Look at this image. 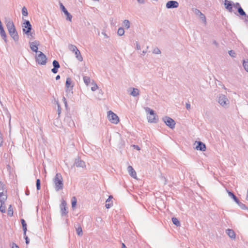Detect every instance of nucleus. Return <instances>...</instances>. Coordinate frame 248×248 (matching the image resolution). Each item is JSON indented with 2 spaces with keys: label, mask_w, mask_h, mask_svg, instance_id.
Segmentation results:
<instances>
[{
  "label": "nucleus",
  "mask_w": 248,
  "mask_h": 248,
  "mask_svg": "<svg viewBox=\"0 0 248 248\" xmlns=\"http://www.w3.org/2000/svg\"><path fill=\"white\" fill-rule=\"evenodd\" d=\"M36 186L37 190H40L41 188V181L39 179L36 180Z\"/></svg>",
  "instance_id": "obj_41"
},
{
  "label": "nucleus",
  "mask_w": 248,
  "mask_h": 248,
  "mask_svg": "<svg viewBox=\"0 0 248 248\" xmlns=\"http://www.w3.org/2000/svg\"><path fill=\"white\" fill-rule=\"evenodd\" d=\"M179 6V3L175 0H170L166 3V7L168 9L176 8Z\"/></svg>",
  "instance_id": "obj_12"
},
{
  "label": "nucleus",
  "mask_w": 248,
  "mask_h": 248,
  "mask_svg": "<svg viewBox=\"0 0 248 248\" xmlns=\"http://www.w3.org/2000/svg\"><path fill=\"white\" fill-rule=\"evenodd\" d=\"M137 0L140 4H143L145 2L144 0Z\"/></svg>",
  "instance_id": "obj_58"
},
{
  "label": "nucleus",
  "mask_w": 248,
  "mask_h": 248,
  "mask_svg": "<svg viewBox=\"0 0 248 248\" xmlns=\"http://www.w3.org/2000/svg\"><path fill=\"white\" fill-rule=\"evenodd\" d=\"M74 87V84L72 82V79L70 78H66L65 82V92L67 94H72Z\"/></svg>",
  "instance_id": "obj_6"
},
{
  "label": "nucleus",
  "mask_w": 248,
  "mask_h": 248,
  "mask_svg": "<svg viewBox=\"0 0 248 248\" xmlns=\"http://www.w3.org/2000/svg\"><path fill=\"white\" fill-rule=\"evenodd\" d=\"M98 88L97 85L95 84L94 86L92 87L91 90L92 91H95L96 90V89Z\"/></svg>",
  "instance_id": "obj_51"
},
{
  "label": "nucleus",
  "mask_w": 248,
  "mask_h": 248,
  "mask_svg": "<svg viewBox=\"0 0 248 248\" xmlns=\"http://www.w3.org/2000/svg\"><path fill=\"white\" fill-rule=\"evenodd\" d=\"M193 12L194 13V14L197 16H200L201 15V14H202L200 11V10L198 9H196V8H193L192 9Z\"/></svg>",
  "instance_id": "obj_43"
},
{
  "label": "nucleus",
  "mask_w": 248,
  "mask_h": 248,
  "mask_svg": "<svg viewBox=\"0 0 248 248\" xmlns=\"http://www.w3.org/2000/svg\"><path fill=\"white\" fill-rule=\"evenodd\" d=\"M112 206V203H106L105 205V206L107 209L110 208Z\"/></svg>",
  "instance_id": "obj_52"
},
{
  "label": "nucleus",
  "mask_w": 248,
  "mask_h": 248,
  "mask_svg": "<svg viewBox=\"0 0 248 248\" xmlns=\"http://www.w3.org/2000/svg\"><path fill=\"white\" fill-rule=\"evenodd\" d=\"M200 18L202 20V21L206 24V17L203 14H201V15L199 16Z\"/></svg>",
  "instance_id": "obj_45"
},
{
  "label": "nucleus",
  "mask_w": 248,
  "mask_h": 248,
  "mask_svg": "<svg viewBox=\"0 0 248 248\" xmlns=\"http://www.w3.org/2000/svg\"><path fill=\"white\" fill-rule=\"evenodd\" d=\"M133 147H134V149H136L137 150H140V147L137 145H133Z\"/></svg>",
  "instance_id": "obj_54"
},
{
  "label": "nucleus",
  "mask_w": 248,
  "mask_h": 248,
  "mask_svg": "<svg viewBox=\"0 0 248 248\" xmlns=\"http://www.w3.org/2000/svg\"><path fill=\"white\" fill-rule=\"evenodd\" d=\"M0 35L2 38L3 39L4 42L7 43V35L4 31V28L3 26L0 27Z\"/></svg>",
  "instance_id": "obj_18"
},
{
  "label": "nucleus",
  "mask_w": 248,
  "mask_h": 248,
  "mask_svg": "<svg viewBox=\"0 0 248 248\" xmlns=\"http://www.w3.org/2000/svg\"><path fill=\"white\" fill-rule=\"evenodd\" d=\"M196 143L197 145L195 148L197 150L201 151H205L206 150V145L204 143L201 141H196Z\"/></svg>",
  "instance_id": "obj_14"
},
{
  "label": "nucleus",
  "mask_w": 248,
  "mask_h": 248,
  "mask_svg": "<svg viewBox=\"0 0 248 248\" xmlns=\"http://www.w3.org/2000/svg\"><path fill=\"white\" fill-rule=\"evenodd\" d=\"M58 114L60 115L61 112V108L60 105L59 104H58Z\"/></svg>",
  "instance_id": "obj_53"
},
{
  "label": "nucleus",
  "mask_w": 248,
  "mask_h": 248,
  "mask_svg": "<svg viewBox=\"0 0 248 248\" xmlns=\"http://www.w3.org/2000/svg\"><path fill=\"white\" fill-rule=\"evenodd\" d=\"M66 202L64 200H62L60 205L61 213L62 216H64L67 215L68 211H67Z\"/></svg>",
  "instance_id": "obj_10"
},
{
  "label": "nucleus",
  "mask_w": 248,
  "mask_h": 248,
  "mask_svg": "<svg viewBox=\"0 0 248 248\" xmlns=\"http://www.w3.org/2000/svg\"><path fill=\"white\" fill-rule=\"evenodd\" d=\"M6 27L11 37L15 42L18 41L19 36L13 22L9 20L6 21Z\"/></svg>",
  "instance_id": "obj_1"
},
{
  "label": "nucleus",
  "mask_w": 248,
  "mask_h": 248,
  "mask_svg": "<svg viewBox=\"0 0 248 248\" xmlns=\"http://www.w3.org/2000/svg\"><path fill=\"white\" fill-rule=\"evenodd\" d=\"M7 214L10 217H12L13 216V209L12 205H10L9 206Z\"/></svg>",
  "instance_id": "obj_34"
},
{
  "label": "nucleus",
  "mask_w": 248,
  "mask_h": 248,
  "mask_svg": "<svg viewBox=\"0 0 248 248\" xmlns=\"http://www.w3.org/2000/svg\"><path fill=\"white\" fill-rule=\"evenodd\" d=\"M218 102L223 107L227 108L229 104V101L227 96L223 94H220L218 97Z\"/></svg>",
  "instance_id": "obj_5"
},
{
  "label": "nucleus",
  "mask_w": 248,
  "mask_h": 248,
  "mask_svg": "<svg viewBox=\"0 0 248 248\" xmlns=\"http://www.w3.org/2000/svg\"><path fill=\"white\" fill-rule=\"evenodd\" d=\"M12 248H19L16 244L13 243Z\"/></svg>",
  "instance_id": "obj_56"
},
{
  "label": "nucleus",
  "mask_w": 248,
  "mask_h": 248,
  "mask_svg": "<svg viewBox=\"0 0 248 248\" xmlns=\"http://www.w3.org/2000/svg\"><path fill=\"white\" fill-rule=\"evenodd\" d=\"M83 80L84 83L88 85L90 82V78L88 77H83Z\"/></svg>",
  "instance_id": "obj_40"
},
{
  "label": "nucleus",
  "mask_w": 248,
  "mask_h": 248,
  "mask_svg": "<svg viewBox=\"0 0 248 248\" xmlns=\"http://www.w3.org/2000/svg\"><path fill=\"white\" fill-rule=\"evenodd\" d=\"M229 196L231 197L236 203L239 202L238 198L234 195V194L229 190H227Z\"/></svg>",
  "instance_id": "obj_26"
},
{
  "label": "nucleus",
  "mask_w": 248,
  "mask_h": 248,
  "mask_svg": "<svg viewBox=\"0 0 248 248\" xmlns=\"http://www.w3.org/2000/svg\"><path fill=\"white\" fill-rule=\"evenodd\" d=\"M136 48L138 50L140 49V46L138 42H136Z\"/></svg>",
  "instance_id": "obj_55"
},
{
  "label": "nucleus",
  "mask_w": 248,
  "mask_h": 248,
  "mask_svg": "<svg viewBox=\"0 0 248 248\" xmlns=\"http://www.w3.org/2000/svg\"><path fill=\"white\" fill-rule=\"evenodd\" d=\"M75 54L76 55V58L80 62H81L83 61V58L81 55L80 52L79 50H78V51H76L75 52Z\"/></svg>",
  "instance_id": "obj_28"
},
{
  "label": "nucleus",
  "mask_w": 248,
  "mask_h": 248,
  "mask_svg": "<svg viewBox=\"0 0 248 248\" xmlns=\"http://www.w3.org/2000/svg\"><path fill=\"white\" fill-rule=\"evenodd\" d=\"M75 164L77 167L83 168L85 166V162L79 159H76L75 160Z\"/></svg>",
  "instance_id": "obj_20"
},
{
  "label": "nucleus",
  "mask_w": 248,
  "mask_h": 248,
  "mask_svg": "<svg viewBox=\"0 0 248 248\" xmlns=\"http://www.w3.org/2000/svg\"><path fill=\"white\" fill-rule=\"evenodd\" d=\"M36 62L40 65H45L46 63L47 58L46 56L41 51H39L35 56Z\"/></svg>",
  "instance_id": "obj_4"
},
{
  "label": "nucleus",
  "mask_w": 248,
  "mask_h": 248,
  "mask_svg": "<svg viewBox=\"0 0 248 248\" xmlns=\"http://www.w3.org/2000/svg\"><path fill=\"white\" fill-rule=\"evenodd\" d=\"M233 7L237 9V10L239 9V8H241V6L239 2H236L235 3H234V4L233 5Z\"/></svg>",
  "instance_id": "obj_48"
},
{
  "label": "nucleus",
  "mask_w": 248,
  "mask_h": 248,
  "mask_svg": "<svg viewBox=\"0 0 248 248\" xmlns=\"http://www.w3.org/2000/svg\"><path fill=\"white\" fill-rule=\"evenodd\" d=\"M226 233L232 239H234L235 238V233L233 230L228 229L226 230Z\"/></svg>",
  "instance_id": "obj_21"
},
{
  "label": "nucleus",
  "mask_w": 248,
  "mask_h": 248,
  "mask_svg": "<svg viewBox=\"0 0 248 248\" xmlns=\"http://www.w3.org/2000/svg\"><path fill=\"white\" fill-rule=\"evenodd\" d=\"M53 68L51 69V72L54 74H56L59 68L60 67V65L57 60H54L52 62Z\"/></svg>",
  "instance_id": "obj_15"
},
{
  "label": "nucleus",
  "mask_w": 248,
  "mask_h": 248,
  "mask_svg": "<svg viewBox=\"0 0 248 248\" xmlns=\"http://www.w3.org/2000/svg\"><path fill=\"white\" fill-rule=\"evenodd\" d=\"M60 79V76L59 75H58L56 77V80H58L59 79Z\"/></svg>",
  "instance_id": "obj_62"
},
{
  "label": "nucleus",
  "mask_w": 248,
  "mask_h": 248,
  "mask_svg": "<svg viewBox=\"0 0 248 248\" xmlns=\"http://www.w3.org/2000/svg\"><path fill=\"white\" fill-rule=\"evenodd\" d=\"M229 54L232 57H235V52L232 50H230L229 51Z\"/></svg>",
  "instance_id": "obj_47"
},
{
  "label": "nucleus",
  "mask_w": 248,
  "mask_h": 248,
  "mask_svg": "<svg viewBox=\"0 0 248 248\" xmlns=\"http://www.w3.org/2000/svg\"><path fill=\"white\" fill-rule=\"evenodd\" d=\"M213 44L215 45L216 46H218V43L216 40L213 41Z\"/></svg>",
  "instance_id": "obj_57"
},
{
  "label": "nucleus",
  "mask_w": 248,
  "mask_h": 248,
  "mask_svg": "<svg viewBox=\"0 0 248 248\" xmlns=\"http://www.w3.org/2000/svg\"><path fill=\"white\" fill-rule=\"evenodd\" d=\"M147 118L150 123H156L158 121L157 116L149 115L147 116Z\"/></svg>",
  "instance_id": "obj_22"
},
{
  "label": "nucleus",
  "mask_w": 248,
  "mask_h": 248,
  "mask_svg": "<svg viewBox=\"0 0 248 248\" xmlns=\"http://www.w3.org/2000/svg\"><path fill=\"white\" fill-rule=\"evenodd\" d=\"M145 110L146 112L149 113L150 115L156 116L155 111L148 107L145 108Z\"/></svg>",
  "instance_id": "obj_31"
},
{
  "label": "nucleus",
  "mask_w": 248,
  "mask_h": 248,
  "mask_svg": "<svg viewBox=\"0 0 248 248\" xmlns=\"http://www.w3.org/2000/svg\"><path fill=\"white\" fill-rule=\"evenodd\" d=\"M124 24L126 29H129L130 27V22L128 20H124Z\"/></svg>",
  "instance_id": "obj_42"
},
{
  "label": "nucleus",
  "mask_w": 248,
  "mask_h": 248,
  "mask_svg": "<svg viewBox=\"0 0 248 248\" xmlns=\"http://www.w3.org/2000/svg\"><path fill=\"white\" fill-rule=\"evenodd\" d=\"M77 202V201L76 198L75 197H73L71 200V205L73 209H74V208L76 207Z\"/></svg>",
  "instance_id": "obj_32"
},
{
  "label": "nucleus",
  "mask_w": 248,
  "mask_h": 248,
  "mask_svg": "<svg viewBox=\"0 0 248 248\" xmlns=\"http://www.w3.org/2000/svg\"><path fill=\"white\" fill-rule=\"evenodd\" d=\"M234 2L231 0H224V5L225 8L230 12L232 11V7Z\"/></svg>",
  "instance_id": "obj_13"
},
{
  "label": "nucleus",
  "mask_w": 248,
  "mask_h": 248,
  "mask_svg": "<svg viewBox=\"0 0 248 248\" xmlns=\"http://www.w3.org/2000/svg\"><path fill=\"white\" fill-rule=\"evenodd\" d=\"M21 223L22 226L23 231V234L24 235H25L26 233V232L27 231V225L25 221V220L22 218L21 219Z\"/></svg>",
  "instance_id": "obj_24"
},
{
  "label": "nucleus",
  "mask_w": 248,
  "mask_h": 248,
  "mask_svg": "<svg viewBox=\"0 0 248 248\" xmlns=\"http://www.w3.org/2000/svg\"><path fill=\"white\" fill-rule=\"evenodd\" d=\"M21 223L22 226L23 231V234L24 235H25L26 233V232L27 231V225L25 221V220L22 218L21 219Z\"/></svg>",
  "instance_id": "obj_25"
},
{
  "label": "nucleus",
  "mask_w": 248,
  "mask_h": 248,
  "mask_svg": "<svg viewBox=\"0 0 248 248\" xmlns=\"http://www.w3.org/2000/svg\"><path fill=\"white\" fill-rule=\"evenodd\" d=\"M113 197L112 196H111V195L109 196L106 202H109L110 201V199H111Z\"/></svg>",
  "instance_id": "obj_61"
},
{
  "label": "nucleus",
  "mask_w": 248,
  "mask_h": 248,
  "mask_svg": "<svg viewBox=\"0 0 248 248\" xmlns=\"http://www.w3.org/2000/svg\"><path fill=\"white\" fill-rule=\"evenodd\" d=\"M171 220L173 224L177 227H179L181 226L180 222L176 217H172Z\"/></svg>",
  "instance_id": "obj_29"
},
{
  "label": "nucleus",
  "mask_w": 248,
  "mask_h": 248,
  "mask_svg": "<svg viewBox=\"0 0 248 248\" xmlns=\"http://www.w3.org/2000/svg\"><path fill=\"white\" fill-rule=\"evenodd\" d=\"M60 8L62 11L64 15L66 16V20L69 21H71L72 16L70 14V13L68 12L67 10L62 3H60Z\"/></svg>",
  "instance_id": "obj_11"
},
{
  "label": "nucleus",
  "mask_w": 248,
  "mask_h": 248,
  "mask_svg": "<svg viewBox=\"0 0 248 248\" xmlns=\"http://www.w3.org/2000/svg\"><path fill=\"white\" fill-rule=\"evenodd\" d=\"M139 94V90L137 88H133L132 89V91H131V92L130 93V95H131L133 96H137Z\"/></svg>",
  "instance_id": "obj_30"
},
{
  "label": "nucleus",
  "mask_w": 248,
  "mask_h": 248,
  "mask_svg": "<svg viewBox=\"0 0 248 248\" xmlns=\"http://www.w3.org/2000/svg\"><path fill=\"white\" fill-rule=\"evenodd\" d=\"M127 170L129 172V174H130V175L131 177H132L134 178H136V176H137L136 172L135 170H134V169L132 168V166H128Z\"/></svg>",
  "instance_id": "obj_19"
},
{
  "label": "nucleus",
  "mask_w": 248,
  "mask_h": 248,
  "mask_svg": "<svg viewBox=\"0 0 248 248\" xmlns=\"http://www.w3.org/2000/svg\"><path fill=\"white\" fill-rule=\"evenodd\" d=\"M122 248H127L125 245L123 243L122 244Z\"/></svg>",
  "instance_id": "obj_63"
},
{
  "label": "nucleus",
  "mask_w": 248,
  "mask_h": 248,
  "mask_svg": "<svg viewBox=\"0 0 248 248\" xmlns=\"http://www.w3.org/2000/svg\"><path fill=\"white\" fill-rule=\"evenodd\" d=\"M25 194L27 195V196H28L30 194V191L29 189H27L25 191Z\"/></svg>",
  "instance_id": "obj_60"
},
{
  "label": "nucleus",
  "mask_w": 248,
  "mask_h": 248,
  "mask_svg": "<svg viewBox=\"0 0 248 248\" xmlns=\"http://www.w3.org/2000/svg\"><path fill=\"white\" fill-rule=\"evenodd\" d=\"M240 207L241 209H245L247 208V206H246L245 204H243V203H242L241 202H240V201L239 200V202H238V203H236Z\"/></svg>",
  "instance_id": "obj_44"
},
{
  "label": "nucleus",
  "mask_w": 248,
  "mask_h": 248,
  "mask_svg": "<svg viewBox=\"0 0 248 248\" xmlns=\"http://www.w3.org/2000/svg\"><path fill=\"white\" fill-rule=\"evenodd\" d=\"M5 192H6L5 190V185L3 182L0 181V198H2L3 197H7L6 195H5Z\"/></svg>",
  "instance_id": "obj_16"
},
{
  "label": "nucleus",
  "mask_w": 248,
  "mask_h": 248,
  "mask_svg": "<svg viewBox=\"0 0 248 248\" xmlns=\"http://www.w3.org/2000/svg\"><path fill=\"white\" fill-rule=\"evenodd\" d=\"M162 120L165 124L171 129L175 128L176 123L175 121L171 118L168 116H165L163 118Z\"/></svg>",
  "instance_id": "obj_7"
},
{
  "label": "nucleus",
  "mask_w": 248,
  "mask_h": 248,
  "mask_svg": "<svg viewBox=\"0 0 248 248\" xmlns=\"http://www.w3.org/2000/svg\"><path fill=\"white\" fill-rule=\"evenodd\" d=\"M190 108V104H189V103H186V109H189V108Z\"/></svg>",
  "instance_id": "obj_59"
},
{
  "label": "nucleus",
  "mask_w": 248,
  "mask_h": 248,
  "mask_svg": "<svg viewBox=\"0 0 248 248\" xmlns=\"http://www.w3.org/2000/svg\"><path fill=\"white\" fill-rule=\"evenodd\" d=\"M22 14L24 16H27L28 15L27 9L25 6H24L22 9Z\"/></svg>",
  "instance_id": "obj_38"
},
{
  "label": "nucleus",
  "mask_w": 248,
  "mask_h": 248,
  "mask_svg": "<svg viewBox=\"0 0 248 248\" xmlns=\"http://www.w3.org/2000/svg\"><path fill=\"white\" fill-rule=\"evenodd\" d=\"M55 189L56 191H58L62 189L63 187V183L62 176L61 173H57L53 179Z\"/></svg>",
  "instance_id": "obj_2"
},
{
  "label": "nucleus",
  "mask_w": 248,
  "mask_h": 248,
  "mask_svg": "<svg viewBox=\"0 0 248 248\" xmlns=\"http://www.w3.org/2000/svg\"><path fill=\"white\" fill-rule=\"evenodd\" d=\"M117 33L119 36L123 35L124 33V28L122 27H120L118 30Z\"/></svg>",
  "instance_id": "obj_37"
},
{
  "label": "nucleus",
  "mask_w": 248,
  "mask_h": 248,
  "mask_svg": "<svg viewBox=\"0 0 248 248\" xmlns=\"http://www.w3.org/2000/svg\"><path fill=\"white\" fill-rule=\"evenodd\" d=\"M237 12L241 16H247L246 12L244 11L242 7L237 10Z\"/></svg>",
  "instance_id": "obj_35"
},
{
  "label": "nucleus",
  "mask_w": 248,
  "mask_h": 248,
  "mask_svg": "<svg viewBox=\"0 0 248 248\" xmlns=\"http://www.w3.org/2000/svg\"><path fill=\"white\" fill-rule=\"evenodd\" d=\"M78 227L76 228L77 233L79 236H82L83 234L82 228L79 224H78Z\"/></svg>",
  "instance_id": "obj_33"
},
{
  "label": "nucleus",
  "mask_w": 248,
  "mask_h": 248,
  "mask_svg": "<svg viewBox=\"0 0 248 248\" xmlns=\"http://www.w3.org/2000/svg\"><path fill=\"white\" fill-rule=\"evenodd\" d=\"M243 65L245 70L248 72V60L243 61Z\"/></svg>",
  "instance_id": "obj_39"
},
{
  "label": "nucleus",
  "mask_w": 248,
  "mask_h": 248,
  "mask_svg": "<svg viewBox=\"0 0 248 248\" xmlns=\"http://www.w3.org/2000/svg\"><path fill=\"white\" fill-rule=\"evenodd\" d=\"M153 53L155 54H159L161 53V51L158 47H155L153 51Z\"/></svg>",
  "instance_id": "obj_46"
},
{
  "label": "nucleus",
  "mask_w": 248,
  "mask_h": 248,
  "mask_svg": "<svg viewBox=\"0 0 248 248\" xmlns=\"http://www.w3.org/2000/svg\"><path fill=\"white\" fill-rule=\"evenodd\" d=\"M21 223L22 226L23 231V234L24 235H25L26 233V232L27 231V225L25 221V220L22 218L21 219Z\"/></svg>",
  "instance_id": "obj_23"
},
{
  "label": "nucleus",
  "mask_w": 248,
  "mask_h": 248,
  "mask_svg": "<svg viewBox=\"0 0 248 248\" xmlns=\"http://www.w3.org/2000/svg\"><path fill=\"white\" fill-rule=\"evenodd\" d=\"M7 197H3L2 198H0V211L1 213H5L6 211V208L4 205V202L6 200Z\"/></svg>",
  "instance_id": "obj_17"
},
{
  "label": "nucleus",
  "mask_w": 248,
  "mask_h": 248,
  "mask_svg": "<svg viewBox=\"0 0 248 248\" xmlns=\"http://www.w3.org/2000/svg\"><path fill=\"white\" fill-rule=\"evenodd\" d=\"M246 200L248 201V188L247 189V196H246Z\"/></svg>",
  "instance_id": "obj_64"
},
{
  "label": "nucleus",
  "mask_w": 248,
  "mask_h": 248,
  "mask_svg": "<svg viewBox=\"0 0 248 248\" xmlns=\"http://www.w3.org/2000/svg\"><path fill=\"white\" fill-rule=\"evenodd\" d=\"M22 27V30L24 33L27 35L28 37L30 36H31V37H33V34L34 33L31 32L32 26L29 20H24Z\"/></svg>",
  "instance_id": "obj_3"
},
{
  "label": "nucleus",
  "mask_w": 248,
  "mask_h": 248,
  "mask_svg": "<svg viewBox=\"0 0 248 248\" xmlns=\"http://www.w3.org/2000/svg\"><path fill=\"white\" fill-rule=\"evenodd\" d=\"M108 118L112 123L115 124H118L119 121L118 116L111 110L108 112Z\"/></svg>",
  "instance_id": "obj_8"
},
{
  "label": "nucleus",
  "mask_w": 248,
  "mask_h": 248,
  "mask_svg": "<svg viewBox=\"0 0 248 248\" xmlns=\"http://www.w3.org/2000/svg\"><path fill=\"white\" fill-rule=\"evenodd\" d=\"M62 101H63V103L64 104L65 108H67V107H68V104H67V102L66 99V98L64 97H63Z\"/></svg>",
  "instance_id": "obj_50"
},
{
  "label": "nucleus",
  "mask_w": 248,
  "mask_h": 248,
  "mask_svg": "<svg viewBox=\"0 0 248 248\" xmlns=\"http://www.w3.org/2000/svg\"><path fill=\"white\" fill-rule=\"evenodd\" d=\"M30 47L31 50L36 53H38V46L40 43L38 41L35 40L33 42H29Z\"/></svg>",
  "instance_id": "obj_9"
},
{
  "label": "nucleus",
  "mask_w": 248,
  "mask_h": 248,
  "mask_svg": "<svg viewBox=\"0 0 248 248\" xmlns=\"http://www.w3.org/2000/svg\"><path fill=\"white\" fill-rule=\"evenodd\" d=\"M64 121L68 123V125L70 127L75 125L73 121L71 119V117H70L67 116L65 117L64 119Z\"/></svg>",
  "instance_id": "obj_27"
},
{
  "label": "nucleus",
  "mask_w": 248,
  "mask_h": 248,
  "mask_svg": "<svg viewBox=\"0 0 248 248\" xmlns=\"http://www.w3.org/2000/svg\"><path fill=\"white\" fill-rule=\"evenodd\" d=\"M24 237L25 239V242H26V245H28L30 243V239L27 236L26 234L25 235H24Z\"/></svg>",
  "instance_id": "obj_49"
},
{
  "label": "nucleus",
  "mask_w": 248,
  "mask_h": 248,
  "mask_svg": "<svg viewBox=\"0 0 248 248\" xmlns=\"http://www.w3.org/2000/svg\"><path fill=\"white\" fill-rule=\"evenodd\" d=\"M69 48L71 51H73L74 53L76 51H78V50L77 46L73 45H70L69 46Z\"/></svg>",
  "instance_id": "obj_36"
}]
</instances>
